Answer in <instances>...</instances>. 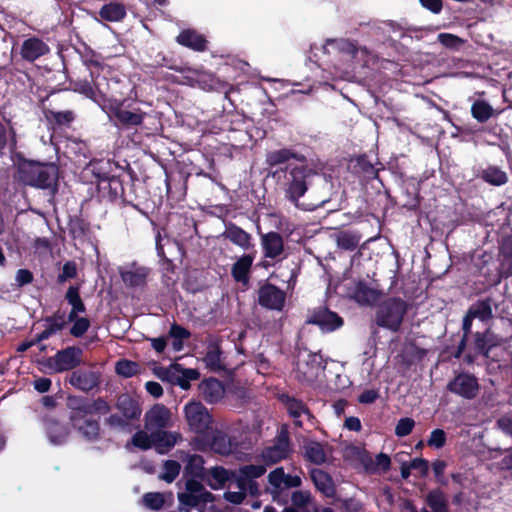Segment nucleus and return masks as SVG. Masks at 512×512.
Listing matches in <instances>:
<instances>
[{"label":"nucleus","instance_id":"f257e3e1","mask_svg":"<svg viewBox=\"0 0 512 512\" xmlns=\"http://www.w3.org/2000/svg\"><path fill=\"white\" fill-rule=\"evenodd\" d=\"M174 425L171 410L161 403H156L144 414V430L137 431L131 443L141 449H155L158 454L168 453L178 442L182 441L179 432L168 431Z\"/></svg>","mask_w":512,"mask_h":512},{"label":"nucleus","instance_id":"f03ea898","mask_svg":"<svg viewBox=\"0 0 512 512\" xmlns=\"http://www.w3.org/2000/svg\"><path fill=\"white\" fill-rule=\"evenodd\" d=\"M314 175V171L304 164L287 166L284 182L285 197L296 207H301L305 210L314 209V206H301L299 204L300 197L308 190Z\"/></svg>","mask_w":512,"mask_h":512},{"label":"nucleus","instance_id":"7ed1b4c3","mask_svg":"<svg viewBox=\"0 0 512 512\" xmlns=\"http://www.w3.org/2000/svg\"><path fill=\"white\" fill-rule=\"evenodd\" d=\"M20 180L30 186L50 187L55 178V168L34 162H24L19 167Z\"/></svg>","mask_w":512,"mask_h":512},{"label":"nucleus","instance_id":"20e7f679","mask_svg":"<svg viewBox=\"0 0 512 512\" xmlns=\"http://www.w3.org/2000/svg\"><path fill=\"white\" fill-rule=\"evenodd\" d=\"M407 311L406 303L400 299H388L380 305L376 314L378 326L397 331Z\"/></svg>","mask_w":512,"mask_h":512},{"label":"nucleus","instance_id":"39448f33","mask_svg":"<svg viewBox=\"0 0 512 512\" xmlns=\"http://www.w3.org/2000/svg\"><path fill=\"white\" fill-rule=\"evenodd\" d=\"M185 420L189 428L195 433H204L212 422L207 408L198 401H190L183 408Z\"/></svg>","mask_w":512,"mask_h":512},{"label":"nucleus","instance_id":"423d86ee","mask_svg":"<svg viewBox=\"0 0 512 512\" xmlns=\"http://www.w3.org/2000/svg\"><path fill=\"white\" fill-rule=\"evenodd\" d=\"M67 405L70 412V420H79V416H90L92 414H107L110 411V406L103 399H97L92 402H87L77 397H69Z\"/></svg>","mask_w":512,"mask_h":512},{"label":"nucleus","instance_id":"0eeeda50","mask_svg":"<svg viewBox=\"0 0 512 512\" xmlns=\"http://www.w3.org/2000/svg\"><path fill=\"white\" fill-rule=\"evenodd\" d=\"M82 350L78 347H68L58 351L55 356L50 357L46 366L55 373L69 371L81 363Z\"/></svg>","mask_w":512,"mask_h":512},{"label":"nucleus","instance_id":"6e6552de","mask_svg":"<svg viewBox=\"0 0 512 512\" xmlns=\"http://www.w3.org/2000/svg\"><path fill=\"white\" fill-rule=\"evenodd\" d=\"M325 369L323 357L319 353L310 351H301L297 357V371L301 373L305 379L312 380L319 372Z\"/></svg>","mask_w":512,"mask_h":512},{"label":"nucleus","instance_id":"1a4fd4ad","mask_svg":"<svg viewBox=\"0 0 512 512\" xmlns=\"http://www.w3.org/2000/svg\"><path fill=\"white\" fill-rule=\"evenodd\" d=\"M447 389L462 398L473 399L477 396L480 386L476 377L461 373L448 383Z\"/></svg>","mask_w":512,"mask_h":512},{"label":"nucleus","instance_id":"9d476101","mask_svg":"<svg viewBox=\"0 0 512 512\" xmlns=\"http://www.w3.org/2000/svg\"><path fill=\"white\" fill-rule=\"evenodd\" d=\"M290 453L291 448L288 434L282 431L276 442L262 451L261 458L266 465H273L286 459Z\"/></svg>","mask_w":512,"mask_h":512},{"label":"nucleus","instance_id":"9b49d317","mask_svg":"<svg viewBox=\"0 0 512 512\" xmlns=\"http://www.w3.org/2000/svg\"><path fill=\"white\" fill-rule=\"evenodd\" d=\"M258 301L267 309L281 311L285 306L286 294L272 284H265L258 291Z\"/></svg>","mask_w":512,"mask_h":512},{"label":"nucleus","instance_id":"f8f14e48","mask_svg":"<svg viewBox=\"0 0 512 512\" xmlns=\"http://www.w3.org/2000/svg\"><path fill=\"white\" fill-rule=\"evenodd\" d=\"M122 281L128 287H142L146 284L150 270L135 262L119 267Z\"/></svg>","mask_w":512,"mask_h":512},{"label":"nucleus","instance_id":"ddd939ff","mask_svg":"<svg viewBox=\"0 0 512 512\" xmlns=\"http://www.w3.org/2000/svg\"><path fill=\"white\" fill-rule=\"evenodd\" d=\"M268 482L278 492L285 489L298 488L302 485L300 475L286 474L283 467H277L272 470L268 474Z\"/></svg>","mask_w":512,"mask_h":512},{"label":"nucleus","instance_id":"4468645a","mask_svg":"<svg viewBox=\"0 0 512 512\" xmlns=\"http://www.w3.org/2000/svg\"><path fill=\"white\" fill-rule=\"evenodd\" d=\"M307 323L318 325L323 331L329 332L339 328L343 321L336 313L319 309L309 317Z\"/></svg>","mask_w":512,"mask_h":512},{"label":"nucleus","instance_id":"2eb2a0df","mask_svg":"<svg viewBox=\"0 0 512 512\" xmlns=\"http://www.w3.org/2000/svg\"><path fill=\"white\" fill-rule=\"evenodd\" d=\"M50 51L49 46L39 38L31 37L26 39L20 50L21 57L29 62H33L48 54Z\"/></svg>","mask_w":512,"mask_h":512},{"label":"nucleus","instance_id":"dca6fc26","mask_svg":"<svg viewBox=\"0 0 512 512\" xmlns=\"http://www.w3.org/2000/svg\"><path fill=\"white\" fill-rule=\"evenodd\" d=\"M199 393L207 403L214 404L223 399L225 388L220 381L210 378L199 384Z\"/></svg>","mask_w":512,"mask_h":512},{"label":"nucleus","instance_id":"f3484780","mask_svg":"<svg viewBox=\"0 0 512 512\" xmlns=\"http://www.w3.org/2000/svg\"><path fill=\"white\" fill-rule=\"evenodd\" d=\"M283 403L289 416L294 419L295 425L299 427L303 426L301 418L305 419L307 422H312L313 416L302 401L286 396L283 398Z\"/></svg>","mask_w":512,"mask_h":512},{"label":"nucleus","instance_id":"a211bd4d","mask_svg":"<svg viewBox=\"0 0 512 512\" xmlns=\"http://www.w3.org/2000/svg\"><path fill=\"white\" fill-rule=\"evenodd\" d=\"M45 432L49 442L53 445L64 444L70 435L68 425L53 418H49L45 421Z\"/></svg>","mask_w":512,"mask_h":512},{"label":"nucleus","instance_id":"6ab92c4d","mask_svg":"<svg viewBox=\"0 0 512 512\" xmlns=\"http://www.w3.org/2000/svg\"><path fill=\"white\" fill-rule=\"evenodd\" d=\"M261 245L264 256L275 259L282 255L284 242L282 236L277 232H269L261 236Z\"/></svg>","mask_w":512,"mask_h":512},{"label":"nucleus","instance_id":"aec40b11","mask_svg":"<svg viewBox=\"0 0 512 512\" xmlns=\"http://www.w3.org/2000/svg\"><path fill=\"white\" fill-rule=\"evenodd\" d=\"M69 383L82 391H90L98 385L99 379L92 371H74L69 376Z\"/></svg>","mask_w":512,"mask_h":512},{"label":"nucleus","instance_id":"412c9836","mask_svg":"<svg viewBox=\"0 0 512 512\" xmlns=\"http://www.w3.org/2000/svg\"><path fill=\"white\" fill-rule=\"evenodd\" d=\"M178 44L188 47L195 51H204L206 49L207 41L203 35L193 29L183 30L177 37Z\"/></svg>","mask_w":512,"mask_h":512},{"label":"nucleus","instance_id":"4be33fe9","mask_svg":"<svg viewBox=\"0 0 512 512\" xmlns=\"http://www.w3.org/2000/svg\"><path fill=\"white\" fill-rule=\"evenodd\" d=\"M311 479L318 491L326 497H333L336 489L331 476L321 469H312Z\"/></svg>","mask_w":512,"mask_h":512},{"label":"nucleus","instance_id":"5701e85b","mask_svg":"<svg viewBox=\"0 0 512 512\" xmlns=\"http://www.w3.org/2000/svg\"><path fill=\"white\" fill-rule=\"evenodd\" d=\"M116 407L126 420L137 419L142 412L138 402L129 394H121L117 399Z\"/></svg>","mask_w":512,"mask_h":512},{"label":"nucleus","instance_id":"b1692460","mask_svg":"<svg viewBox=\"0 0 512 512\" xmlns=\"http://www.w3.org/2000/svg\"><path fill=\"white\" fill-rule=\"evenodd\" d=\"M344 458L362 465L367 471H373L372 457L361 447L349 445L343 451Z\"/></svg>","mask_w":512,"mask_h":512},{"label":"nucleus","instance_id":"393cba45","mask_svg":"<svg viewBox=\"0 0 512 512\" xmlns=\"http://www.w3.org/2000/svg\"><path fill=\"white\" fill-rule=\"evenodd\" d=\"M304 457L316 465L323 464L327 460V449L316 441H307L303 446Z\"/></svg>","mask_w":512,"mask_h":512},{"label":"nucleus","instance_id":"a878e982","mask_svg":"<svg viewBox=\"0 0 512 512\" xmlns=\"http://www.w3.org/2000/svg\"><path fill=\"white\" fill-rule=\"evenodd\" d=\"M67 324L66 317L63 313L57 312L46 320L45 329L37 335L36 341H43L61 331Z\"/></svg>","mask_w":512,"mask_h":512},{"label":"nucleus","instance_id":"bb28decb","mask_svg":"<svg viewBox=\"0 0 512 512\" xmlns=\"http://www.w3.org/2000/svg\"><path fill=\"white\" fill-rule=\"evenodd\" d=\"M230 478V472L223 467L218 466L209 469L203 476V479L214 490L223 488Z\"/></svg>","mask_w":512,"mask_h":512},{"label":"nucleus","instance_id":"cd10ccee","mask_svg":"<svg viewBox=\"0 0 512 512\" xmlns=\"http://www.w3.org/2000/svg\"><path fill=\"white\" fill-rule=\"evenodd\" d=\"M79 420H71L73 426L87 440H95L99 435V424L88 416H79Z\"/></svg>","mask_w":512,"mask_h":512},{"label":"nucleus","instance_id":"c85d7f7f","mask_svg":"<svg viewBox=\"0 0 512 512\" xmlns=\"http://www.w3.org/2000/svg\"><path fill=\"white\" fill-rule=\"evenodd\" d=\"M223 236L244 250L251 247L250 234L235 225L227 227Z\"/></svg>","mask_w":512,"mask_h":512},{"label":"nucleus","instance_id":"c756f323","mask_svg":"<svg viewBox=\"0 0 512 512\" xmlns=\"http://www.w3.org/2000/svg\"><path fill=\"white\" fill-rule=\"evenodd\" d=\"M99 15L105 21L118 22L126 16V9L121 3L110 2L102 6Z\"/></svg>","mask_w":512,"mask_h":512},{"label":"nucleus","instance_id":"7c9ffc66","mask_svg":"<svg viewBox=\"0 0 512 512\" xmlns=\"http://www.w3.org/2000/svg\"><path fill=\"white\" fill-rule=\"evenodd\" d=\"M253 263L251 255H243L232 266V275L237 282L247 283L248 273Z\"/></svg>","mask_w":512,"mask_h":512},{"label":"nucleus","instance_id":"2f4dec72","mask_svg":"<svg viewBox=\"0 0 512 512\" xmlns=\"http://www.w3.org/2000/svg\"><path fill=\"white\" fill-rule=\"evenodd\" d=\"M426 502L433 512H448L447 497L439 489L431 490L426 496Z\"/></svg>","mask_w":512,"mask_h":512},{"label":"nucleus","instance_id":"473e14b6","mask_svg":"<svg viewBox=\"0 0 512 512\" xmlns=\"http://www.w3.org/2000/svg\"><path fill=\"white\" fill-rule=\"evenodd\" d=\"M497 344L498 338L490 330H487L484 334H476L475 346L482 354L487 355L488 351Z\"/></svg>","mask_w":512,"mask_h":512},{"label":"nucleus","instance_id":"72a5a7b5","mask_svg":"<svg viewBox=\"0 0 512 512\" xmlns=\"http://www.w3.org/2000/svg\"><path fill=\"white\" fill-rule=\"evenodd\" d=\"M494 109L483 100H477L471 107L473 117L479 122H486L494 115Z\"/></svg>","mask_w":512,"mask_h":512},{"label":"nucleus","instance_id":"f704fd0d","mask_svg":"<svg viewBox=\"0 0 512 512\" xmlns=\"http://www.w3.org/2000/svg\"><path fill=\"white\" fill-rule=\"evenodd\" d=\"M178 501L180 511L190 512L192 508L198 507L201 503L204 504V497L183 491L178 493Z\"/></svg>","mask_w":512,"mask_h":512},{"label":"nucleus","instance_id":"c9c22d12","mask_svg":"<svg viewBox=\"0 0 512 512\" xmlns=\"http://www.w3.org/2000/svg\"><path fill=\"white\" fill-rule=\"evenodd\" d=\"M378 292L364 284H358L354 293L355 300L363 305H369L377 301Z\"/></svg>","mask_w":512,"mask_h":512},{"label":"nucleus","instance_id":"e433bc0d","mask_svg":"<svg viewBox=\"0 0 512 512\" xmlns=\"http://www.w3.org/2000/svg\"><path fill=\"white\" fill-rule=\"evenodd\" d=\"M266 468L262 465H245L239 469L237 483L246 485V481L262 476Z\"/></svg>","mask_w":512,"mask_h":512},{"label":"nucleus","instance_id":"4c0bfd02","mask_svg":"<svg viewBox=\"0 0 512 512\" xmlns=\"http://www.w3.org/2000/svg\"><path fill=\"white\" fill-rule=\"evenodd\" d=\"M360 241V237L355 233L343 231L336 235V244L343 250H354Z\"/></svg>","mask_w":512,"mask_h":512},{"label":"nucleus","instance_id":"58836bf2","mask_svg":"<svg viewBox=\"0 0 512 512\" xmlns=\"http://www.w3.org/2000/svg\"><path fill=\"white\" fill-rule=\"evenodd\" d=\"M471 316L482 321L492 317V307L489 299L482 300L474 304L468 311Z\"/></svg>","mask_w":512,"mask_h":512},{"label":"nucleus","instance_id":"ea45409f","mask_svg":"<svg viewBox=\"0 0 512 512\" xmlns=\"http://www.w3.org/2000/svg\"><path fill=\"white\" fill-rule=\"evenodd\" d=\"M483 179L496 186L503 185L507 182V174L497 167H488L482 173Z\"/></svg>","mask_w":512,"mask_h":512},{"label":"nucleus","instance_id":"a19ab883","mask_svg":"<svg viewBox=\"0 0 512 512\" xmlns=\"http://www.w3.org/2000/svg\"><path fill=\"white\" fill-rule=\"evenodd\" d=\"M185 470L187 473H189L193 476L203 478V476L205 475V472H204V460H203L202 456L196 455V454L189 455L187 457V464H186Z\"/></svg>","mask_w":512,"mask_h":512},{"label":"nucleus","instance_id":"79ce46f5","mask_svg":"<svg viewBox=\"0 0 512 512\" xmlns=\"http://www.w3.org/2000/svg\"><path fill=\"white\" fill-rule=\"evenodd\" d=\"M184 491L197 494L200 497H204V504L214 500L213 494L207 491L199 481L194 479H189L186 481Z\"/></svg>","mask_w":512,"mask_h":512},{"label":"nucleus","instance_id":"37998d69","mask_svg":"<svg viewBox=\"0 0 512 512\" xmlns=\"http://www.w3.org/2000/svg\"><path fill=\"white\" fill-rule=\"evenodd\" d=\"M115 370L118 375L129 378L140 371V366L136 362L122 359L116 363Z\"/></svg>","mask_w":512,"mask_h":512},{"label":"nucleus","instance_id":"c03bdc74","mask_svg":"<svg viewBox=\"0 0 512 512\" xmlns=\"http://www.w3.org/2000/svg\"><path fill=\"white\" fill-rule=\"evenodd\" d=\"M181 466L175 460H166L163 464V472L159 476L161 480L172 483L179 475Z\"/></svg>","mask_w":512,"mask_h":512},{"label":"nucleus","instance_id":"a18cd8bd","mask_svg":"<svg viewBox=\"0 0 512 512\" xmlns=\"http://www.w3.org/2000/svg\"><path fill=\"white\" fill-rule=\"evenodd\" d=\"M327 46H333L336 50L354 56L357 53V48L349 40L346 39H327L326 44L323 47L326 51Z\"/></svg>","mask_w":512,"mask_h":512},{"label":"nucleus","instance_id":"49530a36","mask_svg":"<svg viewBox=\"0 0 512 512\" xmlns=\"http://www.w3.org/2000/svg\"><path fill=\"white\" fill-rule=\"evenodd\" d=\"M294 157H296V155L292 153L290 150L280 149L269 152L266 156V162L270 166H275L285 163Z\"/></svg>","mask_w":512,"mask_h":512},{"label":"nucleus","instance_id":"de8ad7c7","mask_svg":"<svg viewBox=\"0 0 512 512\" xmlns=\"http://www.w3.org/2000/svg\"><path fill=\"white\" fill-rule=\"evenodd\" d=\"M117 119L124 125H139L143 121V114L129 110H119L116 113Z\"/></svg>","mask_w":512,"mask_h":512},{"label":"nucleus","instance_id":"09e8293b","mask_svg":"<svg viewBox=\"0 0 512 512\" xmlns=\"http://www.w3.org/2000/svg\"><path fill=\"white\" fill-rule=\"evenodd\" d=\"M66 299L68 303L72 306V310H74V312L82 313L85 311V306L79 296L78 288L73 286L69 287V289L66 292Z\"/></svg>","mask_w":512,"mask_h":512},{"label":"nucleus","instance_id":"8fccbe9b","mask_svg":"<svg viewBox=\"0 0 512 512\" xmlns=\"http://www.w3.org/2000/svg\"><path fill=\"white\" fill-rule=\"evenodd\" d=\"M143 503L147 508L153 509V510H159L163 507L165 503V499L163 494L158 492H150L146 493L143 496Z\"/></svg>","mask_w":512,"mask_h":512},{"label":"nucleus","instance_id":"3c124183","mask_svg":"<svg viewBox=\"0 0 512 512\" xmlns=\"http://www.w3.org/2000/svg\"><path fill=\"white\" fill-rule=\"evenodd\" d=\"M311 501V493L309 491L298 490L292 493L291 502L295 508L304 509Z\"/></svg>","mask_w":512,"mask_h":512},{"label":"nucleus","instance_id":"603ef678","mask_svg":"<svg viewBox=\"0 0 512 512\" xmlns=\"http://www.w3.org/2000/svg\"><path fill=\"white\" fill-rule=\"evenodd\" d=\"M415 426V421L412 418H401L395 426V434L398 437H405L409 435Z\"/></svg>","mask_w":512,"mask_h":512},{"label":"nucleus","instance_id":"864d4df0","mask_svg":"<svg viewBox=\"0 0 512 512\" xmlns=\"http://www.w3.org/2000/svg\"><path fill=\"white\" fill-rule=\"evenodd\" d=\"M167 373H171L173 375L177 374L179 377L187 379V380H196L199 377V372L195 369H184L181 368L180 365L174 364L169 367Z\"/></svg>","mask_w":512,"mask_h":512},{"label":"nucleus","instance_id":"5fc2aeb1","mask_svg":"<svg viewBox=\"0 0 512 512\" xmlns=\"http://www.w3.org/2000/svg\"><path fill=\"white\" fill-rule=\"evenodd\" d=\"M212 449L222 455H227L231 452V446L227 438L223 434H217L212 441Z\"/></svg>","mask_w":512,"mask_h":512},{"label":"nucleus","instance_id":"6e6d98bb","mask_svg":"<svg viewBox=\"0 0 512 512\" xmlns=\"http://www.w3.org/2000/svg\"><path fill=\"white\" fill-rule=\"evenodd\" d=\"M438 41L445 47L451 49H457L463 45L464 40L460 37L450 33H440L438 35Z\"/></svg>","mask_w":512,"mask_h":512},{"label":"nucleus","instance_id":"4d7b16f0","mask_svg":"<svg viewBox=\"0 0 512 512\" xmlns=\"http://www.w3.org/2000/svg\"><path fill=\"white\" fill-rule=\"evenodd\" d=\"M446 443V433L442 429H435L430 433L427 444L436 449L442 448Z\"/></svg>","mask_w":512,"mask_h":512},{"label":"nucleus","instance_id":"13d9d810","mask_svg":"<svg viewBox=\"0 0 512 512\" xmlns=\"http://www.w3.org/2000/svg\"><path fill=\"white\" fill-rule=\"evenodd\" d=\"M220 351L217 347H212L208 350L204 357V361L207 366L213 369L221 368V359H220Z\"/></svg>","mask_w":512,"mask_h":512},{"label":"nucleus","instance_id":"bf43d9fd","mask_svg":"<svg viewBox=\"0 0 512 512\" xmlns=\"http://www.w3.org/2000/svg\"><path fill=\"white\" fill-rule=\"evenodd\" d=\"M238 486L240 488V491L225 492V494H224L225 500H227L228 502H231L233 504H240L243 502V500L246 497V493H245L246 485H244L243 483L242 484L238 483Z\"/></svg>","mask_w":512,"mask_h":512},{"label":"nucleus","instance_id":"052dcab7","mask_svg":"<svg viewBox=\"0 0 512 512\" xmlns=\"http://www.w3.org/2000/svg\"><path fill=\"white\" fill-rule=\"evenodd\" d=\"M89 327V320L87 318L81 317L75 320L73 326L70 329V333L74 337H80L88 330Z\"/></svg>","mask_w":512,"mask_h":512},{"label":"nucleus","instance_id":"680f3d73","mask_svg":"<svg viewBox=\"0 0 512 512\" xmlns=\"http://www.w3.org/2000/svg\"><path fill=\"white\" fill-rule=\"evenodd\" d=\"M391 465V460L388 455L384 453H380L376 456L375 460L372 459V466L375 467L372 472H376L381 469L382 471L389 470Z\"/></svg>","mask_w":512,"mask_h":512},{"label":"nucleus","instance_id":"e2e57ef3","mask_svg":"<svg viewBox=\"0 0 512 512\" xmlns=\"http://www.w3.org/2000/svg\"><path fill=\"white\" fill-rule=\"evenodd\" d=\"M497 426L504 434L512 437V414H507L499 418Z\"/></svg>","mask_w":512,"mask_h":512},{"label":"nucleus","instance_id":"0e129e2a","mask_svg":"<svg viewBox=\"0 0 512 512\" xmlns=\"http://www.w3.org/2000/svg\"><path fill=\"white\" fill-rule=\"evenodd\" d=\"M169 334L173 339L177 340H184L190 337V332L187 329L176 324L171 326Z\"/></svg>","mask_w":512,"mask_h":512},{"label":"nucleus","instance_id":"69168bd1","mask_svg":"<svg viewBox=\"0 0 512 512\" xmlns=\"http://www.w3.org/2000/svg\"><path fill=\"white\" fill-rule=\"evenodd\" d=\"M33 280L32 273L27 269H20L16 273V282L19 286L29 284Z\"/></svg>","mask_w":512,"mask_h":512},{"label":"nucleus","instance_id":"338daca9","mask_svg":"<svg viewBox=\"0 0 512 512\" xmlns=\"http://www.w3.org/2000/svg\"><path fill=\"white\" fill-rule=\"evenodd\" d=\"M76 276V267L74 263L68 262L64 264L62 273L59 275V280L61 282L73 278Z\"/></svg>","mask_w":512,"mask_h":512},{"label":"nucleus","instance_id":"774afa93","mask_svg":"<svg viewBox=\"0 0 512 512\" xmlns=\"http://www.w3.org/2000/svg\"><path fill=\"white\" fill-rule=\"evenodd\" d=\"M75 90L87 98L93 99L95 97V90L88 82H81L76 85Z\"/></svg>","mask_w":512,"mask_h":512}]
</instances>
